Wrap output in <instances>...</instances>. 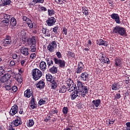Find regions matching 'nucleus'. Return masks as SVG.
<instances>
[{"label": "nucleus", "mask_w": 130, "mask_h": 130, "mask_svg": "<svg viewBox=\"0 0 130 130\" xmlns=\"http://www.w3.org/2000/svg\"><path fill=\"white\" fill-rule=\"evenodd\" d=\"M77 89L81 94V98H85V97H86V95L88 94L89 90H90V88H89V86L85 85L84 83L79 80L77 81Z\"/></svg>", "instance_id": "obj_1"}, {"label": "nucleus", "mask_w": 130, "mask_h": 130, "mask_svg": "<svg viewBox=\"0 0 130 130\" xmlns=\"http://www.w3.org/2000/svg\"><path fill=\"white\" fill-rule=\"evenodd\" d=\"M113 34H119L121 36H123L126 34V31L124 27H120L119 25H117L113 29Z\"/></svg>", "instance_id": "obj_2"}, {"label": "nucleus", "mask_w": 130, "mask_h": 130, "mask_svg": "<svg viewBox=\"0 0 130 130\" xmlns=\"http://www.w3.org/2000/svg\"><path fill=\"white\" fill-rule=\"evenodd\" d=\"M31 76L34 81H38L42 77V72L37 68L34 69L32 70Z\"/></svg>", "instance_id": "obj_3"}, {"label": "nucleus", "mask_w": 130, "mask_h": 130, "mask_svg": "<svg viewBox=\"0 0 130 130\" xmlns=\"http://www.w3.org/2000/svg\"><path fill=\"white\" fill-rule=\"evenodd\" d=\"M66 84L68 86V91L69 92H73L75 89L78 88L76 84L74 83V81L71 78H69L67 80Z\"/></svg>", "instance_id": "obj_4"}, {"label": "nucleus", "mask_w": 130, "mask_h": 130, "mask_svg": "<svg viewBox=\"0 0 130 130\" xmlns=\"http://www.w3.org/2000/svg\"><path fill=\"white\" fill-rule=\"evenodd\" d=\"M12 43H13V42L11 36L7 35L5 38L3 40L2 44L4 47H7L9 45H12Z\"/></svg>", "instance_id": "obj_5"}, {"label": "nucleus", "mask_w": 130, "mask_h": 130, "mask_svg": "<svg viewBox=\"0 0 130 130\" xmlns=\"http://www.w3.org/2000/svg\"><path fill=\"white\" fill-rule=\"evenodd\" d=\"M57 48V44L56 41H53L51 43H49L47 46V49L49 52H54V49Z\"/></svg>", "instance_id": "obj_6"}, {"label": "nucleus", "mask_w": 130, "mask_h": 130, "mask_svg": "<svg viewBox=\"0 0 130 130\" xmlns=\"http://www.w3.org/2000/svg\"><path fill=\"white\" fill-rule=\"evenodd\" d=\"M54 61L55 64H58L59 68L61 69H64L66 68V61L64 60H61L57 58H54Z\"/></svg>", "instance_id": "obj_7"}, {"label": "nucleus", "mask_w": 130, "mask_h": 130, "mask_svg": "<svg viewBox=\"0 0 130 130\" xmlns=\"http://www.w3.org/2000/svg\"><path fill=\"white\" fill-rule=\"evenodd\" d=\"M18 112H19V108L17 104H14L10 109L9 115L11 116H14V115H16Z\"/></svg>", "instance_id": "obj_8"}, {"label": "nucleus", "mask_w": 130, "mask_h": 130, "mask_svg": "<svg viewBox=\"0 0 130 130\" xmlns=\"http://www.w3.org/2000/svg\"><path fill=\"white\" fill-rule=\"evenodd\" d=\"M84 69L85 65H84L83 62L82 61L79 62L76 69V74H81V73H83L84 71Z\"/></svg>", "instance_id": "obj_9"}, {"label": "nucleus", "mask_w": 130, "mask_h": 130, "mask_svg": "<svg viewBox=\"0 0 130 130\" xmlns=\"http://www.w3.org/2000/svg\"><path fill=\"white\" fill-rule=\"evenodd\" d=\"M71 94L70 95V97L71 98V100H75L77 97H80L81 96V92H79L78 90V88H75Z\"/></svg>", "instance_id": "obj_10"}, {"label": "nucleus", "mask_w": 130, "mask_h": 130, "mask_svg": "<svg viewBox=\"0 0 130 130\" xmlns=\"http://www.w3.org/2000/svg\"><path fill=\"white\" fill-rule=\"evenodd\" d=\"M22 19L23 20V21H24V22H26V24L29 29H32V28H33V23H32V21H31V19H30V18L27 17L26 16H23Z\"/></svg>", "instance_id": "obj_11"}, {"label": "nucleus", "mask_w": 130, "mask_h": 130, "mask_svg": "<svg viewBox=\"0 0 130 130\" xmlns=\"http://www.w3.org/2000/svg\"><path fill=\"white\" fill-rule=\"evenodd\" d=\"M100 104H101V100L98 99L93 100L92 102L91 107H92V109H95V110H97V109H98V107L100 106ZM95 107L96 108L95 109Z\"/></svg>", "instance_id": "obj_12"}, {"label": "nucleus", "mask_w": 130, "mask_h": 130, "mask_svg": "<svg viewBox=\"0 0 130 130\" xmlns=\"http://www.w3.org/2000/svg\"><path fill=\"white\" fill-rule=\"evenodd\" d=\"M56 22V19L53 17H50L46 21V24L48 26H53Z\"/></svg>", "instance_id": "obj_13"}, {"label": "nucleus", "mask_w": 130, "mask_h": 130, "mask_svg": "<svg viewBox=\"0 0 130 130\" xmlns=\"http://www.w3.org/2000/svg\"><path fill=\"white\" fill-rule=\"evenodd\" d=\"M22 120H21V118L19 116H17L15 120H14L12 124L14 127L19 126V125H21L22 124Z\"/></svg>", "instance_id": "obj_14"}, {"label": "nucleus", "mask_w": 130, "mask_h": 130, "mask_svg": "<svg viewBox=\"0 0 130 130\" xmlns=\"http://www.w3.org/2000/svg\"><path fill=\"white\" fill-rule=\"evenodd\" d=\"M110 17L111 19L114 20V21L116 22V23H117V24H120V19L119 17V15H118V14L113 13L110 15Z\"/></svg>", "instance_id": "obj_15"}, {"label": "nucleus", "mask_w": 130, "mask_h": 130, "mask_svg": "<svg viewBox=\"0 0 130 130\" xmlns=\"http://www.w3.org/2000/svg\"><path fill=\"white\" fill-rule=\"evenodd\" d=\"M27 43L29 45H36V36H31L30 38H28Z\"/></svg>", "instance_id": "obj_16"}, {"label": "nucleus", "mask_w": 130, "mask_h": 130, "mask_svg": "<svg viewBox=\"0 0 130 130\" xmlns=\"http://www.w3.org/2000/svg\"><path fill=\"white\" fill-rule=\"evenodd\" d=\"M80 78L82 81L83 82H86L89 80V73L86 72H84L81 73L80 75Z\"/></svg>", "instance_id": "obj_17"}, {"label": "nucleus", "mask_w": 130, "mask_h": 130, "mask_svg": "<svg viewBox=\"0 0 130 130\" xmlns=\"http://www.w3.org/2000/svg\"><path fill=\"white\" fill-rule=\"evenodd\" d=\"M122 60L121 59L119 58L115 59L114 64L116 68H122Z\"/></svg>", "instance_id": "obj_18"}, {"label": "nucleus", "mask_w": 130, "mask_h": 130, "mask_svg": "<svg viewBox=\"0 0 130 130\" xmlns=\"http://www.w3.org/2000/svg\"><path fill=\"white\" fill-rule=\"evenodd\" d=\"M20 52L22 55H24V56H27V55H29V49L28 48L22 47L20 49Z\"/></svg>", "instance_id": "obj_19"}, {"label": "nucleus", "mask_w": 130, "mask_h": 130, "mask_svg": "<svg viewBox=\"0 0 130 130\" xmlns=\"http://www.w3.org/2000/svg\"><path fill=\"white\" fill-rule=\"evenodd\" d=\"M96 44L98 45H99V46H101V45L106 47L108 46V42L101 39L99 40H96Z\"/></svg>", "instance_id": "obj_20"}, {"label": "nucleus", "mask_w": 130, "mask_h": 130, "mask_svg": "<svg viewBox=\"0 0 130 130\" xmlns=\"http://www.w3.org/2000/svg\"><path fill=\"white\" fill-rule=\"evenodd\" d=\"M112 90L113 91H117L120 89V85L119 82H114L111 85Z\"/></svg>", "instance_id": "obj_21"}, {"label": "nucleus", "mask_w": 130, "mask_h": 130, "mask_svg": "<svg viewBox=\"0 0 130 130\" xmlns=\"http://www.w3.org/2000/svg\"><path fill=\"white\" fill-rule=\"evenodd\" d=\"M36 87L38 89H44V87H45V83L44 82V80H42L38 82L36 84Z\"/></svg>", "instance_id": "obj_22"}, {"label": "nucleus", "mask_w": 130, "mask_h": 130, "mask_svg": "<svg viewBox=\"0 0 130 130\" xmlns=\"http://www.w3.org/2000/svg\"><path fill=\"white\" fill-rule=\"evenodd\" d=\"M30 107L32 109H35L37 108V102H36V99L32 97L30 100Z\"/></svg>", "instance_id": "obj_23"}, {"label": "nucleus", "mask_w": 130, "mask_h": 130, "mask_svg": "<svg viewBox=\"0 0 130 130\" xmlns=\"http://www.w3.org/2000/svg\"><path fill=\"white\" fill-rule=\"evenodd\" d=\"M33 94V91L31 89H26L24 93V96L26 98H30Z\"/></svg>", "instance_id": "obj_24"}, {"label": "nucleus", "mask_w": 130, "mask_h": 130, "mask_svg": "<svg viewBox=\"0 0 130 130\" xmlns=\"http://www.w3.org/2000/svg\"><path fill=\"white\" fill-rule=\"evenodd\" d=\"M17 25V19L15 17H12L10 22V26L12 29Z\"/></svg>", "instance_id": "obj_25"}, {"label": "nucleus", "mask_w": 130, "mask_h": 130, "mask_svg": "<svg viewBox=\"0 0 130 130\" xmlns=\"http://www.w3.org/2000/svg\"><path fill=\"white\" fill-rule=\"evenodd\" d=\"M42 31L45 36L47 37H50V31H49V29L45 27H43Z\"/></svg>", "instance_id": "obj_26"}, {"label": "nucleus", "mask_w": 130, "mask_h": 130, "mask_svg": "<svg viewBox=\"0 0 130 130\" xmlns=\"http://www.w3.org/2000/svg\"><path fill=\"white\" fill-rule=\"evenodd\" d=\"M47 64L48 66V67L49 68V67L52 66L53 64V61H54V58H46Z\"/></svg>", "instance_id": "obj_27"}, {"label": "nucleus", "mask_w": 130, "mask_h": 130, "mask_svg": "<svg viewBox=\"0 0 130 130\" xmlns=\"http://www.w3.org/2000/svg\"><path fill=\"white\" fill-rule=\"evenodd\" d=\"M18 34H19L20 37H21L23 41L26 40V31L24 29L20 30Z\"/></svg>", "instance_id": "obj_28"}, {"label": "nucleus", "mask_w": 130, "mask_h": 130, "mask_svg": "<svg viewBox=\"0 0 130 130\" xmlns=\"http://www.w3.org/2000/svg\"><path fill=\"white\" fill-rule=\"evenodd\" d=\"M1 3L2 7H5L6 6H10L12 2L11 0H1Z\"/></svg>", "instance_id": "obj_29"}, {"label": "nucleus", "mask_w": 130, "mask_h": 130, "mask_svg": "<svg viewBox=\"0 0 130 130\" xmlns=\"http://www.w3.org/2000/svg\"><path fill=\"white\" fill-rule=\"evenodd\" d=\"M47 100H48V98H47L41 99L38 102L39 105L40 106H41V105H43L44 104H47Z\"/></svg>", "instance_id": "obj_30"}, {"label": "nucleus", "mask_w": 130, "mask_h": 130, "mask_svg": "<svg viewBox=\"0 0 130 130\" xmlns=\"http://www.w3.org/2000/svg\"><path fill=\"white\" fill-rule=\"evenodd\" d=\"M58 28H59L58 25H56V26L53 28L52 31L54 33V34L53 35V37H57V36L59 35V33H58Z\"/></svg>", "instance_id": "obj_31"}, {"label": "nucleus", "mask_w": 130, "mask_h": 130, "mask_svg": "<svg viewBox=\"0 0 130 130\" xmlns=\"http://www.w3.org/2000/svg\"><path fill=\"white\" fill-rule=\"evenodd\" d=\"M44 3V0H32L31 2L30 3L29 5L30 6H36V4H43Z\"/></svg>", "instance_id": "obj_32"}, {"label": "nucleus", "mask_w": 130, "mask_h": 130, "mask_svg": "<svg viewBox=\"0 0 130 130\" xmlns=\"http://www.w3.org/2000/svg\"><path fill=\"white\" fill-rule=\"evenodd\" d=\"M46 62L44 61H41L40 64V69L42 72H44L46 70Z\"/></svg>", "instance_id": "obj_33"}, {"label": "nucleus", "mask_w": 130, "mask_h": 130, "mask_svg": "<svg viewBox=\"0 0 130 130\" xmlns=\"http://www.w3.org/2000/svg\"><path fill=\"white\" fill-rule=\"evenodd\" d=\"M67 55L69 58H75L76 57V54L73 51H67Z\"/></svg>", "instance_id": "obj_34"}, {"label": "nucleus", "mask_w": 130, "mask_h": 130, "mask_svg": "<svg viewBox=\"0 0 130 130\" xmlns=\"http://www.w3.org/2000/svg\"><path fill=\"white\" fill-rule=\"evenodd\" d=\"M4 76L6 77V79L9 80L11 79V77H13V76H14V73H13L12 71H9L5 74Z\"/></svg>", "instance_id": "obj_35"}, {"label": "nucleus", "mask_w": 130, "mask_h": 130, "mask_svg": "<svg viewBox=\"0 0 130 130\" xmlns=\"http://www.w3.org/2000/svg\"><path fill=\"white\" fill-rule=\"evenodd\" d=\"M67 90L68 88L67 86L63 85L59 88V93H66Z\"/></svg>", "instance_id": "obj_36"}, {"label": "nucleus", "mask_w": 130, "mask_h": 130, "mask_svg": "<svg viewBox=\"0 0 130 130\" xmlns=\"http://www.w3.org/2000/svg\"><path fill=\"white\" fill-rule=\"evenodd\" d=\"M46 80L47 81H48V82H52V81H54V79H53V77H52V75H51V74L48 73L46 74Z\"/></svg>", "instance_id": "obj_37"}, {"label": "nucleus", "mask_w": 130, "mask_h": 130, "mask_svg": "<svg viewBox=\"0 0 130 130\" xmlns=\"http://www.w3.org/2000/svg\"><path fill=\"white\" fill-rule=\"evenodd\" d=\"M82 11L84 15H85V16H88L89 15V9H88L87 7H82Z\"/></svg>", "instance_id": "obj_38"}, {"label": "nucleus", "mask_w": 130, "mask_h": 130, "mask_svg": "<svg viewBox=\"0 0 130 130\" xmlns=\"http://www.w3.org/2000/svg\"><path fill=\"white\" fill-rule=\"evenodd\" d=\"M50 73L51 74H56L57 73V67L53 66L52 68L49 69Z\"/></svg>", "instance_id": "obj_39"}, {"label": "nucleus", "mask_w": 130, "mask_h": 130, "mask_svg": "<svg viewBox=\"0 0 130 130\" xmlns=\"http://www.w3.org/2000/svg\"><path fill=\"white\" fill-rule=\"evenodd\" d=\"M50 83L51 89H54L57 88V83H56V81H55L54 80H52V81H51Z\"/></svg>", "instance_id": "obj_40"}, {"label": "nucleus", "mask_w": 130, "mask_h": 130, "mask_svg": "<svg viewBox=\"0 0 130 130\" xmlns=\"http://www.w3.org/2000/svg\"><path fill=\"white\" fill-rule=\"evenodd\" d=\"M101 61H102V63H107V64H110V60H109V58L107 57H106L104 59L101 60Z\"/></svg>", "instance_id": "obj_41"}, {"label": "nucleus", "mask_w": 130, "mask_h": 130, "mask_svg": "<svg viewBox=\"0 0 130 130\" xmlns=\"http://www.w3.org/2000/svg\"><path fill=\"white\" fill-rule=\"evenodd\" d=\"M34 120L33 119H29L28 121L27 122V125L28 127H31V126H33L34 125Z\"/></svg>", "instance_id": "obj_42"}, {"label": "nucleus", "mask_w": 130, "mask_h": 130, "mask_svg": "<svg viewBox=\"0 0 130 130\" xmlns=\"http://www.w3.org/2000/svg\"><path fill=\"white\" fill-rule=\"evenodd\" d=\"M1 23L3 26H8L10 25V20L4 19V20L1 21Z\"/></svg>", "instance_id": "obj_43"}, {"label": "nucleus", "mask_w": 130, "mask_h": 130, "mask_svg": "<svg viewBox=\"0 0 130 130\" xmlns=\"http://www.w3.org/2000/svg\"><path fill=\"white\" fill-rule=\"evenodd\" d=\"M8 80L7 79V78L5 77V75H4V76H3L0 81H1V82L2 84H4V85H5V84L7 83V81H8Z\"/></svg>", "instance_id": "obj_44"}, {"label": "nucleus", "mask_w": 130, "mask_h": 130, "mask_svg": "<svg viewBox=\"0 0 130 130\" xmlns=\"http://www.w3.org/2000/svg\"><path fill=\"white\" fill-rule=\"evenodd\" d=\"M55 2L58 5H63L65 3H68L67 0H55Z\"/></svg>", "instance_id": "obj_45"}, {"label": "nucleus", "mask_w": 130, "mask_h": 130, "mask_svg": "<svg viewBox=\"0 0 130 130\" xmlns=\"http://www.w3.org/2000/svg\"><path fill=\"white\" fill-rule=\"evenodd\" d=\"M26 61H27V58L23 57L21 59L20 64L21 67H24V66H25V63H26Z\"/></svg>", "instance_id": "obj_46"}, {"label": "nucleus", "mask_w": 130, "mask_h": 130, "mask_svg": "<svg viewBox=\"0 0 130 130\" xmlns=\"http://www.w3.org/2000/svg\"><path fill=\"white\" fill-rule=\"evenodd\" d=\"M15 80H16L18 84H21L23 82V78L21 76L15 77Z\"/></svg>", "instance_id": "obj_47"}, {"label": "nucleus", "mask_w": 130, "mask_h": 130, "mask_svg": "<svg viewBox=\"0 0 130 130\" xmlns=\"http://www.w3.org/2000/svg\"><path fill=\"white\" fill-rule=\"evenodd\" d=\"M11 17H12V15H11L4 14V20L10 21V19H11Z\"/></svg>", "instance_id": "obj_48"}, {"label": "nucleus", "mask_w": 130, "mask_h": 130, "mask_svg": "<svg viewBox=\"0 0 130 130\" xmlns=\"http://www.w3.org/2000/svg\"><path fill=\"white\" fill-rule=\"evenodd\" d=\"M48 12L49 16H53L55 13L53 9H48Z\"/></svg>", "instance_id": "obj_49"}, {"label": "nucleus", "mask_w": 130, "mask_h": 130, "mask_svg": "<svg viewBox=\"0 0 130 130\" xmlns=\"http://www.w3.org/2000/svg\"><path fill=\"white\" fill-rule=\"evenodd\" d=\"M99 56H100V60H102V59L105 58V57H106V55H105V53L103 52V53H101L99 54Z\"/></svg>", "instance_id": "obj_50"}, {"label": "nucleus", "mask_w": 130, "mask_h": 130, "mask_svg": "<svg viewBox=\"0 0 130 130\" xmlns=\"http://www.w3.org/2000/svg\"><path fill=\"white\" fill-rule=\"evenodd\" d=\"M62 112L64 114H68V112H69V109L67 107H64L62 109Z\"/></svg>", "instance_id": "obj_51"}, {"label": "nucleus", "mask_w": 130, "mask_h": 130, "mask_svg": "<svg viewBox=\"0 0 130 130\" xmlns=\"http://www.w3.org/2000/svg\"><path fill=\"white\" fill-rule=\"evenodd\" d=\"M30 51L31 52H35L36 51V45H30Z\"/></svg>", "instance_id": "obj_52"}, {"label": "nucleus", "mask_w": 130, "mask_h": 130, "mask_svg": "<svg viewBox=\"0 0 130 130\" xmlns=\"http://www.w3.org/2000/svg\"><path fill=\"white\" fill-rule=\"evenodd\" d=\"M56 55L57 57V58H58L59 59L62 58V55H61V53L59 51L56 52Z\"/></svg>", "instance_id": "obj_53"}, {"label": "nucleus", "mask_w": 130, "mask_h": 130, "mask_svg": "<svg viewBox=\"0 0 130 130\" xmlns=\"http://www.w3.org/2000/svg\"><path fill=\"white\" fill-rule=\"evenodd\" d=\"M3 74H5L4 66H0V76H2Z\"/></svg>", "instance_id": "obj_54"}, {"label": "nucleus", "mask_w": 130, "mask_h": 130, "mask_svg": "<svg viewBox=\"0 0 130 130\" xmlns=\"http://www.w3.org/2000/svg\"><path fill=\"white\" fill-rule=\"evenodd\" d=\"M37 55L36 53H34L30 54V58H31V59H35V58L36 57Z\"/></svg>", "instance_id": "obj_55"}, {"label": "nucleus", "mask_w": 130, "mask_h": 130, "mask_svg": "<svg viewBox=\"0 0 130 130\" xmlns=\"http://www.w3.org/2000/svg\"><path fill=\"white\" fill-rule=\"evenodd\" d=\"M4 87L6 88L7 91H10V90H12V87L11 85H4Z\"/></svg>", "instance_id": "obj_56"}, {"label": "nucleus", "mask_w": 130, "mask_h": 130, "mask_svg": "<svg viewBox=\"0 0 130 130\" xmlns=\"http://www.w3.org/2000/svg\"><path fill=\"white\" fill-rule=\"evenodd\" d=\"M62 32L64 35H68V29L66 27H62Z\"/></svg>", "instance_id": "obj_57"}, {"label": "nucleus", "mask_w": 130, "mask_h": 130, "mask_svg": "<svg viewBox=\"0 0 130 130\" xmlns=\"http://www.w3.org/2000/svg\"><path fill=\"white\" fill-rule=\"evenodd\" d=\"M11 89L13 92H16L17 91H18V87H17V86L16 85H14L13 86H12Z\"/></svg>", "instance_id": "obj_58"}, {"label": "nucleus", "mask_w": 130, "mask_h": 130, "mask_svg": "<svg viewBox=\"0 0 130 130\" xmlns=\"http://www.w3.org/2000/svg\"><path fill=\"white\" fill-rule=\"evenodd\" d=\"M12 55L13 59H17V58L19 56V55H18V54H17L16 53H14Z\"/></svg>", "instance_id": "obj_59"}, {"label": "nucleus", "mask_w": 130, "mask_h": 130, "mask_svg": "<svg viewBox=\"0 0 130 130\" xmlns=\"http://www.w3.org/2000/svg\"><path fill=\"white\" fill-rule=\"evenodd\" d=\"M40 11L41 12H46V11H47V9L44 6H41L40 7Z\"/></svg>", "instance_id": "obj_60"}, {"label": "nucleus", "mask_w": 130, "mask_h": 130, "mask_svg": "<svg viewBox=\"0 0 130 130\" xmlns=\"http://www.w3.org/2000/svg\"><path fill=\"white\" fill-rule=\"evenodd\" d=\"M120 97H121L120 93H117L115 95L116 99H120Z\"/></svg>", "instance_id": "obj_61"}, {"label": "nucleus", "mask_w": 130, "mask_h": 130, "mask_svg": "<svg viewBox=\"0 0 130 130\" xmlns=\"http://www.w3.org/2000/svg\"><path fill=\"white\" fill-rule=\"evenodd\" d=\"M3 19H5V14L2 13L0 14V21L3 20Z\"/></svg>", "instance_id": "obj_62"}, {"label": "nucleus", "mask_w": 130, "mask_h": 130, "mask_svg": "<svg viewBox=\"0 0 130 130\" xmlns=\"http://www.w3.org/2000/svg\"><path fill=\"white\" fill-rule=\"evenodd\" d=\"M49 119H50V116H47V117H46V118L44 119V121L47 122Z\"/></svg>", "instance_id": "obj_63"}, {"label": "nucleus", "mask_w": 130, "mask_h": 130, "mask_svg": "<svg viewBox=\"0 0 130 130\" xmlns=\"http://www.w3.org/2000/svg\"><path fill=\"white\" fill-rule=\"evenodd\" d=\"M108 123L109 124H113V123H114V121H113V120L109 119Z\"/></svg>", "instance_id": "obj_64"}]
</instances>
